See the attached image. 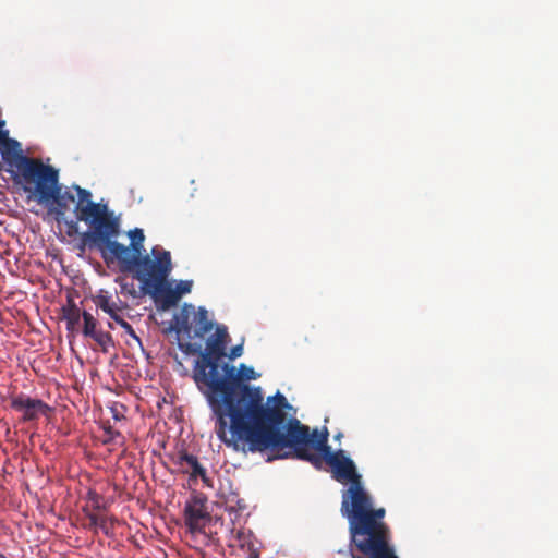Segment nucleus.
I'll list each match as a JSON object with an SVG mask.
<instances>
[{"label":"nucleus","instance_id":"4","mask_svg":"<svg viewBox=\"0 0 558 558\" xmlns=\"http://www.w3.org/2000/svg\"><path fill=\"white\" fill-rule=\"evenodd\" d=\"M16 180L23 183V190L38 203L54 205L53 211L58 217L64 216L75 203L72 191H63L59 184V170L45 165L40 159L35 158Z\"/></svg>","mask_w":558,"mask_h":558},{"label":"nucleus","instance_id":"21","mask_svg":"<svg viewBox=\"0 0 558 558\" xmlns=\"http://www.w3.org/2000/svg\"><path fill=\"white\" fill-rule=\"evenodd\" d=\"M193 282L191 280H181L177 283L175 292L181 298L183 294L190 293L192 290Z\"/></svg>","mask_w":558,"mask_h":558},{"label":"nucleus","instance_id":"20","mask_svg":"<svg viewBox=\"0 0 558 558\" xmlns=\"http://www.w3.org/2000/svg\"><path fill=\"white\" fill-rule=\"evenodd\" d=\"M235 374L239 376L241 383H244L243 380H251L256 378L255 371L245 364H241L239 372L235 371Z\"/></svg>","mask_w":558,"mask_h":558},{"label":"nucleus","instance_id":"19","mask_svg":"<svg viewBox=\"0 0 558 558\" xmlns=\"http://www.w3.org/2000/svg\"><path fill=\"white\" fill-rule=\"evenodd\" d=\"M87 500L92 505L93 512L101 511L106 509L104 497L95 490H89L87 494Z\"/></svg>","mask_w":558,"mask_h":558},{"label":"nucleus","instance_id":"9","mask_svg":"<svg viewBox=\"0 0 558 558\" xmlns=\"http://www.w3.org/2000/svg\"><path fill=\"white\" fill-rule=\"evenodd\" d=\"M10 405L13 410L22 413L24 422L38 420L39 415L47 416L52 408L40 399L31 398L24 393L12 396Z\"/></svg>","mask_w":558,"mask_h":558},{"label":"nucleus","instance_id":"18","mask_svg":"<svg viewBox=\"0 0 558 558\" xmlns=\"http://www.w3.org/2000/svg\"><path fill=\"white\" fill-rule=\"evenodd\" d=\"M82 317L84 320L83 333L85 337H90L98 331L97 320L90 313L84 311Z\"/></svg>","mask_w":558,"mask_h":558},{"label":"nucleus","instance_id":"14","mask_svg":"<svg viewBox=\"0 0 558 558\" xmlns=\"http://www.w3.org/2000/svg\"><path fill=\"white\" fill-rule=\"evenodd\" d=\"M154 292H158L160 296L161 307L163 310H168L172 306H175L180 301V296L175 292L173 288L170 287H160L159 290H153Z\"/></svg>","mask_w":558,"mask_h":558},{"label":"nucleus","instance_id":"28","mask_svg":"<svg viewBox=\"0 0 558 558\" xmlns=\"http://www.w3.org/2000/svg\"><path fill=\"white\" fill-rule=\"evenodd\" d=\"M132 291L130 290V294L134 295V283H131Z\"/></svg>","mask_w":558,"mask_h":558},{"label":"nucleus","instance_id":"24","mask_svg":"<svg viewBox=\"0 0 558 558\" xmlns=\"http://www.w3.org/2000/svg\"><path fill=\"white\" fill-rule=\"evenodd\" d=\"M77 221H78V220L76 219V220H71V221H66V222H65V223H66V228H68V230H66V234H68L69 236H73V235H75V234H77V233H78V225H77Z\"/></svg>","mask_w":558,"mask_h":558},{"label":"nucleus","instance_id":"12","mask_svg":"<svg viewBox=\"0 0 558 558\" xmlns=\"http://www.w3.org/2000/svg\"><path fill=\"white\" fill-rule=\"evenodd\" d=\"M128 235L131 240V243L129 246L123 244V247L128 250V253L121 254L122 257L130 259V257L134 258L135 256L142 255L145 251V248H144V241H145L144 231L140 228H135L133 230H130L128 232Z\"/></svg>","mask_w":558,"mask_h":558},{"label":"nucleus","instance_id":"13","mask_svg":"<svg viewBox=\"0 0 558 558\" xmlns=\"http://www.w3.org/2000/svg\"><path fill=\"white\" fill-rule=\"evenodd\" d=\"M235 537L239 547L246 553V558H259L257 542L250 531L239 530Z\"/></svg>","mask_w":558,"mask_h":558},{"label":"nucleus","instance_id":"15","mask_svg":"<svg viewBox=\"0 0 558 558\" xmlns=\"http://www.w3.org/2000/svg\"><path fill=\"white\" fill-rule=\"evenodd\" d=\"M63 316L68 323V329H73L76 324L80 323L81 312L76 304L70 301L66 307H63Z\"/></svg>","mask_w":558,"mask_h":558},{"label":"nucleus","instance_id":"27","mask_svg":"<svg viewBox=\"0 0 558 558\" xmlns=\"http://www.w3.org/2000/svg\"><path fill=\"white\" fill-rule=\"evenodd\" d=\"M116 281L120 283L122 290L130 289V286L128 283H125L123 280L117 279Z\"/></svg>","mask_w":558,"mask_h":558},{"label":"nucleus","instance_id":"16","mask_svg":"<svg viewBox=\"0 0 558 558\" xmlns=\"http://www.w3.org/2000/svg\"><path fill=\"white\" fill-rule=\"evenodd\" d=\"M94 301H95L96 306L99 307L100 310H102L109 316L114 314L116 312L120 311L118 305L116 303H111L110 298L106 294H102V293L98 294Z\"/></svg>","mask_w":558,"mask_h":558},{"label":"nucleus","instance_id":"5","mask_svg":"<svg viewBox=\"0 0 558 558\" xmlns=\"http://www.w3.org/2000/svg\"><path fill=\"white\" fill-rule=\"evenodd\" d=\"M113 252L116 260L119 263L120 270L132 272L134 278L142 282L143 288L151 292L162 287L172 271V262L169 251L160 246L151 248V255L142 254L130 259L122 257L121 254L128 253L123 244H114Z\"/></svg>","mask_w":558,"mask_h":558},{"label":"nucleus","instance_id":"2","mask_svg":"<svg viewBox=\"0 0 558 558\" xmlns=\"http://www.w3.org/2000/svg\"><path fill=\"white\" fill-rule=\"evenodd\" d=\"M329 433L325 429L310 434V441L276 458L284 459L293 454L298 459L319 466L322 460L330 468L331 476L341 484H350L342 492L341 513L349 523L350 543L348 549L338 554L350 558H399L391 543V531L384 521L385 508H374L371 495L365 490L362 475L357 472L354 461L343 450L332 451L328 445Z\"/></svg>","mask_w":558,"mask_h":558},{"label":"nucleus","instance_id":"7","mask_svg":"<svg viewBox=\"0 0 558 558\" xmlns=\"http://www.w3.org/2000/svg\"><path fill=\"white\" fill-rule=\"evenodd\" d=\"M0 155L3 162L9 167L8 172L14 174L16 180L25 168L35 159L24 154L22 144L10 137V131L5 128V121L0 120ZM2 163L0 162V170Z\"/></svg>","mask_w":558,"mask_h":558},{"label":"nucleus","instance_id":"26","mask_svg":"<svg viewBox=\"0 0 558 558\" xmlns=\"http://www.w3.org/2000/svg\"><path fill=\"white\" fill-rule=\"evenodd\" d=\"M110 317L122 327V324L128 323L125 319H123L119 312H116L114 314L110 315Z\"/></svg>","mask_w":558,"mask_h":558},{"label":"nucleus","instance_id":"6","mask_svg":"<svg viewBox=\"0 0 558 558\" xmlns=\"http://www.w3.org/2000/svg\"><path fill=\"white\" fill-rule=\"evenodd\" d=\"M219 328L228 330L225 325H215L209 318L208 311L202 306L195 308L192 304H184L180 314L175 316V331L190 340L184 343L180 342V349L186 354H198L193 368L194 380L197 363L202 360V354L206 352L209 340L217 333Z\"/></svg>","mask_w":558,"mask_h":558},{"label":"nucleus","instance_id":"22","mask_svg":"<svg viewBox=\"0 0 558 558\" xmlns=\"http://www.w3.org/2000/svg\"><path fill=\"white\" fill-rule=\"evenodd\" d=\"M122 328L130 337H132L140 345L142 344L141 338L136 335L135 330L129 323L122 324Z\"/></svg>","mask_w":558,"mask_h":558},{"label":"nucleus","instance_id":"11","mask_svg":"<svg viewBox=\"0 0 558 558\" xmlns=\"http://www.w3.org/2000/svg\"><path fill=\"white\" fill-rule=\"evenodd\" d=\"M83 512L88 519V524L86 525L88 530L93 531L94 533H97L98 530H101L106 535H110L114 523L112 518L93 512L87 507L83 508Z\"/></svg>","mask_w":558,"mask_h":558},{"label":"nucleus","instance_id":"25","mask_svg":"<svg viewBox=\"0 0 558 558\" xmlns=\"http://www.w3.org/2000/svg\"><path fill=\"white\" fill-rule=\"evenodd\" d=\"M242 354H243V347H242V344H238V345H234L233 348H231L229 359L234 360L236 357H240Z\"/></svg>","mask_w":558,"mask_h":558},{"label":"nucleus","instance_id":"3","mask_svg":"<svg viewBox=\"0 0 558 558\" xmlns=\"http://www.w3.org/2000/svg\"><path fill=\"white\" fill-rule=\"evenodd\" d=\"M76 191L75 215L77 220L84 221L90 230L81 233L77 248L85 252L86 248H97L107 264L116 262L113 245L120 244L117 238L120 234V220L110 211L107 204L92 201V193L78 185H73Z\"/></svg>","mask_w":558,"mask_h":558},{"label":"nucleus","instance_id":"23","mask_svg":"<svg viewBox=\"0 0 558 558\" xmlns=\"http://www.w3.org/2000/svg\"><path fill=\"white\" fill-rule=\"evenodd\" d=\"M105 433L108 436V438L105 440V442H111L114 441L117 437H121V433L118 430H114L111 426L105 427Z\"/></svg>","mask_w":558,"mask_h":558},{"label":"nucleus","instance_id":"8","mask_svg":"<svg viewBox=\"0 0 558 558\" xmlns=\"http://www.w3.org/2000/svg\"><path fill=\"white\" fill-rule=\"evenodd\" d=\"M184 524L192 534L204 533L210 523L211 515L206 507V499L201 495H193L184 506Z\"/></svg>","mask_w":558,"mask_h":558},{"label":"nucleus","instance_id":"10","mask_svg":"<svg viewBox=\"0 0 558 558\" xmlns=\"http://www.w3.org/2000/svg\"><path fill=\"white\" fill-rule=\"evenodd\" d=\"M174 463L182 472L189 473L192 478L201 477L204 483L208 482L205 468L198 462L197 457L186 451L177 454Z\"/></svg>","mask_w":558,"mask_h":558},{"label":"nucleus","instance_id":"1","mask_svg":"<svg viewBox=\"0 0 558 558\" xmlns=\"http://www.w3.org/2000/svg\"><path fill=\"white\" fill-rule=\"evenodd\" d=\"M230 335L217 329L195 371V384L216 416V434L229 448L244 453L281 451L310 441V427L286 413L287 398L277 392L265 401L262 388L241 383L235 366L220 363L227 356Z\"/></svg>","mask_w":558,"mask_h":558},{"label":"nucleus","instance_id":"17","mask_svg":"<svg viewBox=\"0 0 558 558\" xmlns=\"http://www.w3.org/2000/svg\"><path fill=\"white\" fill-rule=\"evenodd\" d=\"M90 338H93L97 344L100 345L104 353H107L108 348L113 345L112 336L107 331L98 330L93 336H90Z\"/></svg>","mask_w":558,"mask_h":558}]
</instances>
